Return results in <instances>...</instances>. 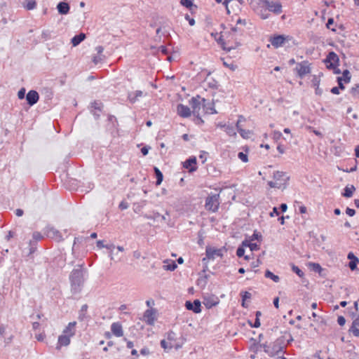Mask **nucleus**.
Returning <instances> with one entry per match:
<instances>
[{"label":"nucleus","mask_w":359,"mask_h":359,"mask_svg":"<svg viewBox=\"0 0 359 359\" xmlns=\"http://www.w3.org/2000/svg\"><path fill=\"white\" fill-rule=\"evenodd\" d=\"M175 335H176V334H175V333L174 332H172V331H170V332L168 333V337H167V338H168V339L169 341H172V340H175Z\"/></svg>","instance_id":"6e6d98bb"},{"label":"nucleus","mask_w":359,"mask_h":359,"mask_svg":"<svg viewBox=\"0 0 359 359\" xmlns=\"http://www.w3.org/2000/svg\"><path fill=\"white\" fill-rule=\"evenodd\" d=\"M227 250L225 247H223L222 248H215L212 247H206L205 249V255L206 257H204L202 261L203 262H205L207 259H214L215 257H222L224 256V252H226Z\"/></svg>","instance_id":"f03ea898"},{"label":"nucleus","mask_w":359,"mask_h":359,"mask_svg":"<svg viewBox=\"0 0 359 359\" xmlns=\"http://www.w3.org/2000/svg\"><path fill=\"white\" fill-rule=\"evenodd\" d=\"M26 91H18V97L20 100H22L25 97H26L25 95Z\"/></svg>","instance_id":"0e129e2a"},{"label":"nucleus","mask_w":359,"mask_h":359,"mask_svg":"<svg viewBox=\"0 0 359 359\" xmlns=\"http://www.w3.org/2000/svg\"><path fill=\"white\" fill-rule=\"evenodd\" d=\"M285 40L286 38L283 35H278L271 37L270 41L275 48H278L284 44Z\"/></svg>","instance_id":"f3484780"},{"label":"nucleus","mask_w":359,"mask_h":359,"mask_svg":"<svg viewBox=\"0 0 359 359\" xmlns=\"http://www.w3.org/2000/svg\"><path fill=\"white\" fill-rule=\"evenodd\" d=\"M191 104L193 108V114L194 115H196V114H197L196 117H197V121H198V123H203V121L199 116L198 111H197V109H200V102L196 97H192V99L191 100Z\"/></svg>","instance_id":"2eb2a0df"},{"label":"nucleus","mask_w":359,"mask_h":359,"mask_svg":"<svg viewBox=\"0 0 359 359\" xmlns=\"http://www.w3.org/2000/svg\"><path fill=\"white\" fill-rule=\"evenodd\" d=\"M121 210H126L128 208V203L124 201H121L118 205Z\"/></svg>","instance_id":"5fc2aeb1"},{"label":"nucleus","mask_w":359,"mask_h":359,"mask_svg":"<svg viewBox=\"0 0 359 359\" xmlns=\"http://www.w3.org/2000/svg\"><path fill=\"white\" fill-rule=\"evenodd\" d=\"M95 50L97 53V55H102V52L104 50V48L102 46H98L95 48Z\"/></svg>","instance_id":"774afa93"},{"label":"nucleus","mask_w":359,"mask_h":359,"mask_svg":"<svg viewBox=\"0 0 359 359\" xmlns=\"http://www.w3.org/2000/svg\"><path fill=\"white\" fill-rule=\"evenodd\" d=\"M57 8L60 14L65 15L69 13V6L66 2H60L57 4Z\"/></svg>","instance_id":"4be33fe9"},{"label":"nucleus","mask_w":359,"mask_h":359,"mask_svg":"<svg viewBox=\"0 0 359 359\" xmlns=\"http://www.w3.org/2000/svg\"><path fill=\"white\" fill-rule=\"evenodd\" d=\"M159 50L164 55H167L168 54V50L167 49V48L164 46H161L159 47Z\"/></svg>","instance_id":"bf43d9fd"},{"label":"nucleus","mask_w":359,"mask_h":359,"mask_svg":"<svg viewBox=\"0 0 359 359\" xmlns=\"http://www.w3.org/2000/svg\"><path fill=\"white\" fill-rule=\"evenodd\" d=\"M222 36H223V35H222L219 37V39L218 40V42L221 44L222 48H223V50H226L227 52H229L231 50L234 49L236 46H238L239 45L238 43H236V46H229V44L227 43H226L224 41V40L222 39Z\"/></svg>","instance_id":"5701e85b"},{"label":"nucleus","mask_w":359,"mask_h":359,"mask_svg":"<svg viewBox=\"0 0 359 359\" xmlns=\"http://www.w3.org/2000/svg\"><path fill=\"white\" fill-rule=\"evenodd\" d=\"M142 95V91H130L128 93V98L131 103L135 102L137 97Z\"/></svg>","instance_id":"393cba45"},{"label":"nucleus","mask_w":359,"mask_h":359,"mask_svg":"<svg viewBox=\"0 0 359 359\" xmlns=\"http://www.w3.org/2000/svg\"><path fill=\"white\" fill-rule=\"evenodd\" d=\"M104 58V56L103 55H97L93 57V62L95 65H97L98 63L101 62Z\"/></svg>","instance_id":"e433bc0d"},{"label":"nucleus","mask_w":359,"mask_h":359,"mask_svg":"<svg viewBox=\"0 0 359 359\" xmlns=\"http://www.w3.org/2000/svg\"><path fill=\"white\" fill-rule=\"evenodd\" d=\"M86 39V34L84 33H80L78 35L74 36L72 39V43L73 46H78L81 42H82Z\"/></svg>","instance_id":"b1692460"},{"label":"nucleus","mask_w":359,"mask_h":359,"mask_svg":"<svg viewBox=\"0 0 359 359\" xmlns=\"http://www.w3.org/2000/svg\"><path fill=\"white\" fill-rule=\"evenodd\" d=\"M161 346L165 351L167 350L168 348H172V346H168V343L165 341V339L161 341Z\"/></svg>","instance_id":"09e8293b"},{"label":"nucleus","mask_w":359,"mask_h":359,"mask_svg":"<svg viewBox=\"0 0 359 359\" xmlns=\"http://www.w3.org/2000/svg\"><path fill=\"white\" fill-rule=\"evenodd\" d=\"M140 353L144 355H147L150 353L149 349L148 348H143L140 350Z\"/></svg>","instance_id":"052dcab7"},{"label":"nucleus","mask_w":359,"mask_h":359,"mask_svg":"<svg viewBox=\"0 0 359 359\" xmlns=\"http://www.w3.org/2000/svg\"><path fill=\"white\" fill-rule=\"evenodd\" d=\"M262 264V262L259 259H257L256 261H254L251 263V267L252 268H256L258 267Z\"/></svg>","instance_id":"4d7b16f0"},{"label":"nucleus","mask_w":359,"mask_h":359,"mask_svg":"<svg viewBox=\"0 0 359 359\" xmlns=\"http://www.w3.org/2000/svg\"><path fill=\"white\" fill-rule=\"evenodd\" d=\"M347 258L350 260L348 263L350 269L351 271L356 269L357 264L359 263V259L352 252H348Z\"/></svg>","instance_id":"4468645a"},{"label":"nucleus","mask_w":359,"mask_h":359,"mask_svg":"<svg viewBox=\"0 0 359 359\" xmlns=\"http://www.w3.org/2000/svg\"><path fill=\"white\" fill-rule=\"evenodd\" d=\"M282 348V351L278 355H273V356H277L278 359H286V358L284 357V351H283V347L280 346Z\"/></svg>","instance_id":"69168bd1"},{"label":"nucleus","mask_w":359,"mask_h":359,"mask_svg":"<svg viewBox=\"0 0 359 359\" xmlns=\"http://www.w3.org/2000/svg\"><path fill=\"white\" fill-rule=\"evenodd\" d=\"M154 173L156 178V185H160L163 181V175L161 171L156 167L154 168Z\"/></svg>","instance_id":"c85d7f7f"},{"label":"nucleus","mask_w":359,"mask_h":359,"mask_svg":"<svg viewBox=\"0 0 359 359\" xmlns=\"http://www.w3.org/2000/svg\"><path fill=\"white\" fill-rule=\"evenodd\" d=\"M273 178L276 180V182L269 181L268 184L271 188H281L282 186L285 185V182L287 180H290V177L287 176L285 172L277 171L273 173Z\"/></svg>","instance_id":"7ed1b4c3"},{"label":"nucleus","mask_w":359,"mask_h":359,"mask_svg":"<svg viewBox=\"0 0 359 359\" xmlns=\"http://www.w3.org/2000/svg\"><path fill=\"white\" fill-rule=\"evenodd\" d=\"M39 99V95L37 91H28L26 95V100L29 106H32L36 104Z\"/></svg>","instance_id":"ddd939ff"},{"label":"nucleus","mask_w":359,"mask_h":359,"mask_svg":"<svg viewBox=\"0 0 359 359\" xmlns=\"http://www.w3.org/2000/svg\"><path fill=\"white\" fill-rule=\"evenodd\" d=\"M72 336H69L68 334H62L59 336L58 337V343L57 346L56 347L57 349H60L61 346H68L70 343V337Z\"/></svg>","instance_id":"6ab92c4d"},{"label":"nucleus","mask_w":359,"mask_h":359,"mask_svg":"<svg viewBox=\"0 0 359 359\" xmlns=\"http://www.w3.org/2000/svg\"><path fill=\"white\" fill-rule=\"evenodd\" d=\"M204 85H206L208 87L210 88H217V82L213 80L211 77L208 76L204 81Z\"/></svg>","instance_id":"c756f323"},{"label":"nucleus","mask_w":359,"mask_h":359,"mask_svg":"<svg viewBox=\"0 0 359 359\" xmlns=\"http://www.w3.org/2000/svg\"><path fill=\"white\" fill-rule=\"evenodd\" d=\"M87 310H88V305L87 304H83L81 306V310L79 311V319L80 320H83L86 318V314L87 313Z\"/></svg>","instance_id":"473e14b6"},{"label":"nucleus","mask_w":359,"mask_h":359,"mask_svg":"<svg viewBox=\"0 0 359 359\" xmlns=\"http://www.w3.org/2000/svg\"><path fill=\"white\" fill-rule=\"evenodd\" d=\"M185 18L189 21V23L191 26L195 25V20L194 18H191L189 15H186Z\"/></svg>","instance_id":"680f3d73"},{"label":"nucleus","mask_w":359,"mask_h":359,"mask_svg":"<svg viewBox=\"0 0 359 359\" xmlns=\"http://www.w3.org/2000/svg\"><path fill=\"white\" fill-rule=\"evenodd\" d=\"M346 213L349 215L350 217H353L355 214V210L354 209L347 208L346 209Z\"/></svg>","instance_id":"864d4df0"},{"label":"nucleus","mask_w":359,"mask_h":359,"mask_svg":"<svg viewBox=\"0 0 359 359\" xmlns=\"http://www.w3.org/2000/svg\"><path fill=\"white\" fill-rule=\"evenodd\" d=\"M348 331L352 332L355 337H359V316L353 321Z\"/></svg>","instance_id":"aec40b11"},{"label":"nucleus","mask_w":359,"mask_h":359,"mask_svg":"<svg viewBox=\"0 0 359 359\" xmlns=\"http://www.w3.org/2000/svg\"><path fill=\"white\" fill-rule=\"evenodd\" d=\"M45 233L48 237L54 239L57 242L63 241L61 233L53 226H47L45 229Z\"/></svg>","instance_id":"6e6552de"},{"label":"nucleus","mask_w":359,"mask_h":359,"mask_svg":"<svg viewBox=\"0 0 359 359\" xmlns=\"http://www.w3.org/2000/svg\"><path fill=\"white\" fill-rule=\"evenodd\" d=\"M33 238L36 241H40L43 238V236L39 232L35 231L33 233Z\"/></svg>","instance_id":"8fccbe9b"},{"label":"nucleus","mask_w":359,"mask_h":359,"mask_svg":"<svg viewBox=\"0 0 359 359\" xmlns=\"http://www.w3.org/2000/svg\"><path fill=\"white\" fill-rule=\"evenodd\" d=\"M97 246L99 248H108V247L107 245H104V241H97Z\"/></svg>","instance_id":"338daca9"},{"label":"nucleus","mask_w":359,"mask_h":359,"mask_svg":"<svg viewBox=\"0 0 359 359\" xmlns=\"http://www.w3.org/2000/svg\"><path fill=\"white\" fill-rule=\"evenodd\" d=\"M177 114L183 118L189 117L191 115V110L187 107L182 104H179L177 107Z\"/></svg>","instance_id":"dca6fc26"},{"label":"nucleus","mask_w":359,"mask_h":359,"mask_svg":"<svg viewBox=\"0 0 359 359\" xmlns=\"http://www.w3.org/2000/svg\"><path fill=\"white\" fill-rule=\"evenodd\" d=\"M243 246L249 247L252 252L258 250L259 249V245L257 243H250V241L245 240L242 242Z\"/></svg>","instance_id":"cd10ccee"},{"label":"nucleus","mask_w":359,"mask_h":359,"mask_svg":"<svg viewBox=\"0 0 359 359\" xmlns=\"http://www.w3.org/2000/svg\"><path fill=\"white\" fill-rule=\"evenodd\" d=\"M111 330L116 337H120L123 335V328L119 323H112L111 325Z\"/></svg>","instance_id":"a211bd4d"},{"label":"nucleus","mask_w":359,"mask_h":359,"mask_svg":"<svg viewBox=\"0 0 359 359\" xmlns=\"http://www.w3.org/2000/svg\"><path fill=\"white\" fill-rule=\"evenodd\" d=\"M102 107V104L100 102L94 101V102H91V107L95 109L101 111Z\"/></svg>","instance_id":"4c0bfd02"},{"label":"nucleus","mask_w":359,"mask_h":359,"mask_svg":"<svg viewBox=\"0 0 359 359\" xmlns=\"http://www.w3.org/2000/svg\"><path fill=\"white\" fill-rule=\"evenodd\" d=\"M265 277L267 278H271L275 283H278L280 280L278 276L273 274L271 271L268 269L265 271Z\"/></svg>","instance_id":"7c9ffc66"},{"label":"nucleus","mask_w":359,"mask_h":359,"mask_svg":"<svg viewBox=\"0 0 359 359\" xmlns=\"http://www.w3.org/2000/svg\"><path fill=\"white\" fill-rule=\"evenodd\" d=\"M196 158L195 156L189 158L183 163L184 168L188 169L189 172H192L196 170L197 167L196 166Z\"/></svg>","instance_id":"f8f14e48"},{"label":"nucleus","mask_w":359,"mask_h":359,"mask_svg":"<svg viewBox=\"0 0 359 359\" xmlns=\"http://www.w3.org/2000/svg\"><path fill=\"white\" fill-rule=\"evenodd\" d=\"M310 266H311L312 271H313L315 272H318L320 275H321V272L323 271V269L319 264L311 263Z\"/></svg>","instance_id":"72a5a7b5"},{"label":"nucleus","mask_w":359,"mask_h":359,"mask_svg":"<svg viewBox=\"0 0 359 359\" xmlns=\"http://www.w3.org/2000/svg\"><path fill=\"white\" fill-rule=\"evenodd\" d=\"M240 123H241V119H238L236 126V128L238 131V133H240V135L243 137H245V136L244 135V133H245V130L242 129L241 127H240Z\"/></svg>","instance_id":"ea45409f"},{"label":"nucleus","mask_w":359,"mask_h":359,"mask_svg":"<svg viewBox=\"0 0 359 359\" xmlns=\"http://www.w3.org/2000/svg\"><path fill=\"white\" fill-rule=\"evenodd\" d=\"M41 38L46 41L50 38V32L48 30H44L42 32Z\"/></svg>","instance_id":"a19ab883"},{"label":"nucleus","mask_w":359,"mask_h":359,"mask_svg":"<svg viewBox=\"0 0 359 359\" xmlns=\"http://www.w3.org/2000/svg\"><path fill=\"white\" fill-rule=\"evenodd\" d=\"M149 149H150V147H148V146L143 147L141 149V152H142V155L143 156L147 155Z\"/></svg>","instance_id":"13d9d810"},{"label":"nucleus","mask_w":359,"mask_h":359,"mask_svg":"<svg viewBox=\"0 0 359 359\" xmlns=\"http://www.w3.org/2000/svg\"><path fill=\"white\" fill-rule=\"evenodd\" d=\"M261 237H262V236L259 233L255 231L254 233L252 234V236H251V239L250 240L251 241H253L255 239L258 240Z\"/></svg>","instance_id":"e2e57ef3"},{"label":"nucleus","mask_w":359,"mask_h":359,"mask_svg":"<svg viewBox=\"0 0 359 359\" xmlns=\"http://www.w3.org/2000/svg\"><path fill=\"white\" fill-rule=\"evenodd\" d=\"M262 4L263 6L266 7L269 11L273 12L276 14H279L282 12V6L278 1L262 0Z\"/></svg>","instance_id":"423d86ee"},{"label":"nucleus","mask_w":359,"mask_h":359,"mask_svg":"<svg viewBox=\"0 0 359 359\" xmlns=\"http://www.w3.org/2000/svg\"><path fill=\"white\" fill-rule=\"evenodd\" d=\"M339 60V57L334 52H330L325 60V62L328 69H335L338 65Z\"/></svg>","instance_id":"0eeeda50"},{"label":"nucleus","mask_w":359,"mask_h":359,"mask_svg":"<svg viewBox=\"0 0 359 359\" xmlns=\"http://www.w3.org/2000/svg\"><path fill=\"white\" fill-rule=\"evenodd\" d=\"M295 69L297 72L298 76L300 78L304 77L311 72L309 63L307 61H303L302 62L297 63Z\"/></svg>","instance_id":"1a4fd4ad"},{"label":"nucleus","mask_w":359,"mask_h":359,"mask_svg":"<svg viewBox=\"0 0 359 359\" xmlns=\"http://www.w3.org/2000/svg\"><path fill=\"white\" fill-rule=\"evenodd\" d=\"M337 323L339 325L343 326L346 323V319L344 316H340L337 318Z\"/></svg>","instance_id":"3c124183"},{"label":"nucleus","mask_w":359,"mask_h":359,"mask_svg":"<svg viewBox=\"0 0 359 359\" xmlns=\"http://www.w3.org/2000/svg\"><path fill=\"white\" fill-rule=\"evenodd\" d=\"M76 325V322L69 323L68 326L64 330L63 332L65 334H68L69 336L74 335V328Z\"/></svg>","instance_id":"bb28decb"},{"label":"nucleus","mask_w":359,"mask_h":359,"mask_svg":"<svg viewBox=\"0 0 359 359\" xmlns=\"http://www.w3.org/2000/svg\"><path fill=\"white\" fill-rule=\"evenodd\" d=\"M249 323L252 327H259L261 325L259 318H255V323L253 324H252L250 322H249Z\"/></svg>","instance_id":"603ef678"},{"label":"nucleus","mask_w":359,"mask_h":359,"mask_svg":"<svg viewBox=\"0 0 359 359\" xmlns=\"http://www.w3.org/2000/svg\"><path fill=\"white\" fill-rule=\"evenodd\" d=\"M185 307L189 311H192L195 313H199L201 311V304L198 299H195L193 302L187 301Z\"/></svg>","instance_id":"9d476101"},{"label":"nucleus","mask_w":359,"mask_h":359,"mask_svg":"<svg viewBox=\"0 0 359 359\" xmlns=\"http://www.w3.org/2000/svg\"><path fill=\"white\" fill-rule=\"evenodd\" d=\"M293 272H295L300 278L304 276V272L294 265H293Z\"/></svg>","instance_id":"c03bdc74"},{"label":"nucleus","mask_w":359,"mask_h":359,"mask_svg":"<svg viewBox=\"0 0 359 359\" xmlns=\"http://www.w3.org/2000/svg\"><path fill=\"white\" fill-rule=\"evenodd\" d=\"M241 296H242V300L246 301L247 299H250L252 295H251V293L245 291V292H242Z\"/></svg>","instance_id":"49530a36"},{"label":"nucleus","mask_w":359,"mask_h":359,"mask_svg":"<svg viewBox=\"0 0 359 359\" xmlns=\"http://www.w3.org/2000/svg\"><path fill=\"white\" fill-rule=\"evenodd\" d=\"M263 349L264 351L270 355H278L282 351V348L277 344H274L273 348H270L266 344H259L255 347V352H257L259 350Z\"/></svg>","instance_id":"39448f33"},{"label":"nucleus","mask_w":359,"mask_h":359,"mask_svg":"<svg viewBox=\"0 0 359 359\" xmlns=\"http://www.w3.org/2000/svg\"><path fill=\"white\" fill-rule=\"evenodd\" d=\"M225 128H226L225 131L226 132V133L229 136L236 135V131H235V129H234L233 126H226Z\"/></svg>","instance_id":"c9c22d12"},{"label":"nucleus","mask_w":359,"mask_h":359,"mask_svg":"<svg viewBox=\"0 0 359 359\" xmlns=\"http://www.w3.org/2000/svg\"><path fill=\"white\" fill-rule=\"evenodd\" d=\"M238 157L243 161V162H248V155L246 154H244L243 152H239L238 154Z\"/></svg>","instance_id":"79ce46f5"},{"label":"nucleus","mask_w":359,"mask_h":359,"mask_svg":"<svg viewBox=\"0 0 359 359\" xmlns=\"http://www.w3.org/2000/svg\"><path fill=\"white\" fill-rule=\"evenodd\" d=\"M351 80V74L348 70L343 72L342 76L337 78L339 88L343 90L344 88V83H348Z\"/></svg>","instance_id":"9b49d317"},{"label":"nucleus","mask_w":359,"mask_h":359,"mask_svg":"<svg viewBox=\"0 0 359 359\" xmlns=\"http://www.w3.org/2000/svg\"><path fill=\"white\" fill-rule=\"evenodd\" d=\"M163 268L165 270L174 271L177 268V264L175 262H172L171 264L164 265Z\"/></svg>","instance_id":"58836bf2"},{"label":"nucleus","mask_w":359,"mask_h":359,"mask_svg":"<svg viewBox=\"0 0 359 359\" xmlns=\"http://www.w3.org/2000/svg\"><path fill=\"white\" fill-rule=\"evenodd\" d=\"M219 205V194H215L208 196L205 201V208L208 210L212 212H216L218 210Z\"/></svg>","instance_id":"20e7f679"},{"label":"nucleus","mask_w":359,"mask_h":359,"mask_svg":"<svg viewBox=\"0 0 359 359\" xmlns=\"http://www.w3.org/2000/svg\"><path fill=\"white\" fill-rule=\"evenodd\" d=\"M334 24V19L333 18H329L327 20V22L326 24V27L327 29H330L332 31H335L334 28H332L331 26Z\"/></svg>","instance_id":"de8ad7c7"},{"label":"nucleus","mask_w":359,"mask_h":359,"mask_svg":"<svg viewBox=\"0 0 359 359\" xmlns=\"http://www.w3.org/2000/svg\"><path fill=\"white\" fill-rule=\"evenodd\" d=\"M144 318L148 325H153L155 320L153 311L147 309L144 313Z\"/></svg>","instance_id":"412c9836"},{"label":"nucleus","mask_w":359,"mask_h":359,"mask_svg":"<svg viewBox=\"0 0 359 359\" xmlns=\"http://www.w3.org/2000/svg\"><path fill=\"white\" fill-rule=\"evenodd\" d=\"M355 191V188L353 185L346 186L344 192L342 193V196L346 198H350L353 196V192Z\"/></svg>","instance_id":"a878e982"},{"label":"nucleus","mask_w":359,"mask_h":359,"mask_svg":"<svg viewBox=\"0 0 359 359\" xmlns=\"http://www.w3.org/2000/svg\"><path fill=\"white\" fill-rule=\"evenodd\" d=\"M180 3L186 8H190L193 4L191 0H181Z\"/></svg>","instance_id":"a18cd8bd"},{"label":"nucleus","mask_w":359,"mask_h":359,"mask_svg":"<svg viewBox=\"0 0 359 359\" xmlns=\"http://www.w3.org/2000/svg\"><path fill=\"white\" fill-rule=\"evenodd\" d=\"M218 304V302L210 299H205L204 304L207 308H211Z\"/></svg>","instance_id":"f704fd0d"},{"label":"nucleus","mask_w":359,"mask_h":359,"mask_svg":"<svg viewBox=\"0 0 359 359\" xmlns=\"http://www.w3.org/2000/svg\"><path fill=\"white\" fill-rule=\"evenodd\" d=\"M245 254V249L243 248V246H240L238 248L237 250H236V255L238 257H241L244 255Z\"/></svg>","instance_id":"37998d69"},{"label":"nucleus","mask_w":359,"mask_h":359,"mask_svg":"<svg viewBox=\"0 0 359 359\" xmlns=\"http://www.w3.org/2000/svg\"><path fill=\"white\" fill-rule=\"evenodd\" d=\"M83 273V264H79L69 275L71 292L74 294H79L82 290L84 284Z\"/></svg>","instance_id":"f257e3e1"},{"label":"nucleus","mask_w":359,"mask_h":359,"mask_svg":"<svg viewBox=\"0 0 359 359\" xmlns=\"http://www.w3.org/2000/svg\"><path fill=\"white\" fill-rule=\"evenodd\" d=\"M27 10H33L36 6L35 0H25V5L24 6Z\"/></svg>","instance_id":"2f4dec72"}]
</instances>
